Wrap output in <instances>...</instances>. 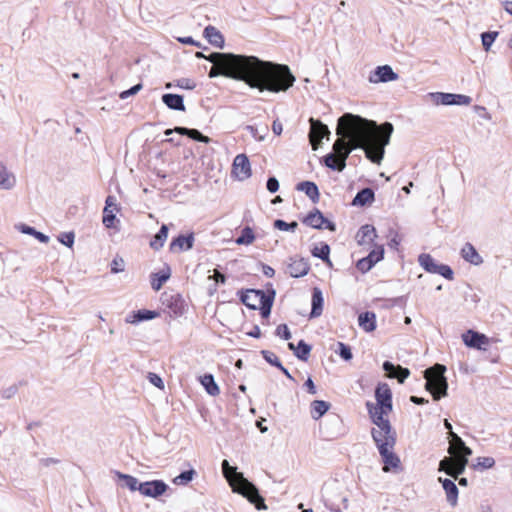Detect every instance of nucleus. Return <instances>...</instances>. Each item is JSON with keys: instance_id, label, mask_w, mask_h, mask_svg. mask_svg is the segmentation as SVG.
<instances>
[{"instance_id": "50", "label": "nucleus", "mask_w": 512, "mask_h": 512, "mask_svg": "<svg viewBox=\"0 0 512 512\" xmlns=\"http://www.w3.org/2000/svg\"><path fill=\"white\" fill-rule=\"evenodd\" d=\"M116 210L104 208L103 214H102V223L106 228H115L116 222H119V220L116 217Z\"/></svg>"}, {"instance_id": "15", "label": "nucleus", "mask_w": 512, "mask_h": 512, "mask_svg": "<svg viewBox=\"0 0 512 512\" xmlns=\"http://www.w3.org/2000/svg\"><path fill=\"white\" fill-rule=\"evenodd\" d=\"M310 269L311 266L307 258L295 255L289 257L285 272L292 278H301L306 276Z\"/></svg>"}, {"instance_id": "34", "label": "nucleus", "mask_w": 512, "mask_h": 512, "mask_svg": "<svg viewBox=\"0 0 512 512\" xmlns=\"http://www.w3.org/2000/svg\"><path fill=\"white\" fill-rule=\"evenodd\" d=\"M358 325L367 333L374 332L377 328V317L373 311H364L358 315Z\"/></svg>"}, {"instance_id": "38", "label": "nucleus", "mask_w": 512, "mask_h": 512, "mask_svg": "<svg viewBox=\"0 0 512 512\" xmlns=\"http://www.w3.org/2000/svg\"><path fill=\"white\" fill-rule=\"evenodd\" d=\"M377 303H380V308L389 310L394 307H399L401 309H404L408 302V295H402L394 298H375L374 300Z\"/></svg>"}, {"instance_id": "6", "label": "nucleus", "mask_w": 512, "mask_h": 512, "mask_svg": "<svg viewBox=\"0 0 512 512\" xmlns=\"http://www.w3.org/2000/svg\"><path fill=\"white\" fill-rule=\"evenodd\" d=\"M418 263L420 267L427 273L440 275L448 281L454 280L455 273L452 267L448 264L439 263L429 253L419 254Z\"/></svg>"}, {"instance_id": "39", "label": "nucleus", "mask_w": 512, "mask_h": 512, "mask_svg": "<svg viewBox=\"0 0 512 512\" xmlns=\"http://www.w3.org/2000/svg\"><path fill=\"white\" fill-rule=\"evenodd\" d=\"M199 382L203 386L206 393L210 396H217L220 394V388L215 381L214 375L205 373L199 377Z\"/></svg>"}, {"instance_id": "30", "label": "nucleus", "mask_w": 512, "mask_h": 512, "mask_svg": "<svg viewBox=\"0 0 512 512\" xmlns=\"http://www.w3.org/2000/svg\"><path fill=\"white\" fill-rule=\"evenodd\" d=\"M375 201V191L371 187L360 189L352 200V205L357 207H366Z\"/></svg>"}, {"instance_id": "63", "label": "nucleus", "mask_w": 512, "mask_h": 512, "mask_svg": "<svg viewBox=\"0 0 512 512\" xmlns=\"http://www.w3.org/2000/svg\"><path fill=\"white\" fill-rule=\"evenodd\" d=\"M147 379L156 388L161 389V390H163L165 388L164 381L159 374L154 373V372H149L147 374Z\"/></svg>"}, {"instance_id": "2", "label": "nucleus", "mask_w": 512, "mask_h": 512, "mask_svg": "<svg viewBox=\"0 0 512 512\" xmlns=\"http://www.w3.org/2000/svg\"><path fill=\"white\" fill-rule=\"evenodd\" d=\"M242 68L243 82L260 92H285L296 81L288 65L265 61L253 55L246 56Z\"/></svg>"}, {"instance_id": "27", "label": "nucleus", "mask_w": 512, "mask_h": 512, "mask_svg": "<svg viewBox=\"0 0 512 512\" xmlns=\"http://www.w3.org/2000/svg\"><path fill=\"white\" fill-rule=\"evenodd\" d=\"M295 189L303 192L312 203L316 204L320 200V191L317 184L310 180L300 181L296 184Z\"/></svg>"}, {"instance_id": "54", "label": "nucleus", "mask_w": 512, "mask_h": 512, "mask_svg": "<svg viewBox=\"0 0 512 512\" xmlns=\"http://www.w3.org/2000/svg\"><path fill=\"white\" fill-rule=\"evenodd\" d=\"M371 246H373V249L367 254V256L371 259H373V262L375 263V265L382 261L384 259V256H385V249H384V245L382 244H372Z\"/></svg>"}, {"instance_id": "5", "label": "nucleus", "mask_w": 512, "mask_h": 512, "mask_svg": "<svg viewBox=\"0 0 512 512\" xmlns=\"http://www.w3.org/2000/svg\"><path fill=\"white\" fill-rule=\"evenodd\" d=\"M236 295L239 301L249 310H257V305L254 302L258 300L260 304L268 296L275 299L276 290L271 282H267L265 284V290L257 288H242L237 291Z\"/></svg>"}, {"instance_id": "4", "label": "nucleus", "mask_w": 512, "mask_h": 512, "mask_svg": "<svg viewBox=\"0 0 512 512\" xmlns=\"http://www.w3.org/2000/svg\"><path fill=\"white\" fill-rule=\"evenodd\" d=\"M447 368L444 364L436 363L423 371L425 390L432 394L434 401H439L448 395V380L445 376Z\"/></svg>"}, {"instance_id": "28", "label": "nucleus", "mask_w": 512, "mask_h": 512, "mask_svg": "<svg viewBox=\"0 0 512 512\" xmlns=\"http://www.w3.org/2000/svg\"><path fill=\"white\" fill-rule=\"evenodd\" d=\"M166 307L174 317H180L186 312L187 304L183 296L177 293L167 299Z\"/></svg>"}, {"instance_id": "55", "label": "nucleus", "mask_w": 512, "mask_h": 512, "mask_svg": "<svg viewBox=\"0 0 512 512\" xmlns=\"http://www.w3.org/2000/svg\"><path fill=\"white\" fill-rule=\"evenodd\" d=\"M273 227L280 231L295 232L298 223L296 221L286 222L283 219H276L273 222Z\"/></svg>"}, {"instance_id": "40", "label": "nucleus", "mask_w": 512, "mask_h": 512, "mask_svg": "<svg viewBox=\"0 0 512 512\" xmlns=\"http://www.w3.org/2000/svg\"><path fill=\"white\" fill-rule=\"evenodd\" d=\"M331 408V403L325 400H314L310 404V415L314 420L322 418Z\"/></svg>"}, {"instance_id": "17", "label": "nucleus", "mask_w": 512, "mask_h": 512, "mask_svg": "<svg viewBox=\"0 0 512 512\" xmlns=\"http://www.w3.org/2000/svg\"><path fill=\"white\" fill-rule=\"evenodd\" d=\"M375 399L379 409L392 411L393 394L389 385L385 382H379L375 388Z\"/></svg>"}, {"instance_id": "11", "label": "nucleus", "mask_w": 512, "mask_h": 512, "mask_svg": "<svg viewBox=\"0 0 512 512\" xmlns=\"http://www.w3.org/2000/svg\"><path fill=\"white\" fill-rule=\"evenodd\" d=\"M461 338L466 347L479 351H486L487 346L493 340L487 335L473 329L466 330L462 333Z\"/></svg>"}, {"instance_id": "42", "label": "nucleus", "mask_w": 512, "mask_h": 512, "mask_svg": "<svg viewBox=\"0 0 512 512\" xmlns=\"http://www.w3.org/2000/svg\"><path fill=\"white\" fill-rule=\"evenodd\" d=\"M168 232H169L168 226L166 224H162L161 227L159 228L158 232L150 240V243H149L150 247L155 251L160 250L164 246V244L167 240Z\"/></svg>"}, {"instance_id": "57", "label": "nucleus", "mask_w": 512, "mask_h": 512, "mask_svg": "<svg viewBox=\"0 0 512 512\" xmlns=\"http://www.w3.org/2000/svg\"><path fill=\"white\" fill-rule=\"evenodd\" d=\"M388 237L390 238L387 245L390 249L398 250L402 241V237L394 228H389Z\"/></svg>"}, {"instance_id": "7", "label": "nucleus", "mask_w": 512, "mask_h": 512, "mask_svg": "<svg viewBox=\"0 0 512 512\" xmlns=\"http://www.w3.org/2000/svg\"><path fill=\"white\" fill-rule=\"evenodd\" d=\"M366 408L371 419V422L379 428V432L382 434V439H386L389 436H396V432L393 429L387 415L391 411L385 409H379L372 402H366Z\"/></svg>"}, {"instance_id": "53", "label": "nucleus", "mask_w": 512, "mask_h": 512, "mask_svg": "<svg viewBox=\"0 0 512 512\" xmlns=\"http://www.w3.org/2000/svg\"><path fill=\"white\" fill-rule=\"evenodd\" d=\"M495 466V459L490 456L477 457L476 463L473 465V469L483 471Z\"/></svg>"}, {"instance_id": "3", "label": "nucleus", "mask_w": 512, "mask_h": 512, "mask_svg": "<svg viewBox=\"0 0 512 512\" xmlns=\"http://www.w3.org/2000/svg\"><path fill=\"white\" fill-rule=\"evenodd\" d=\"M371 436L383 463L382 470L386 473L401 471L402 465L400 457L393 451L397 440L396 436H389L386 437V439H382L381 432L377 431L375 428L371 429Z\"/></svg>"}, {"instance_id": "56", "label": "nucleus", "mask_w": 512, "mask_h": 512, "mask_svg": "<svg viewBox=\"0 0 512 512\" xmlns=\"http://www.w3.org/2000/svg\"><path fill=\"white\" fill-rule=\"evenodd\" d=\"M454 439L457 447L460 450V455H457L456 457L469 459V457L473 453L472 449L469 446H467L466 443L462 440V438L459 437L457 434H454Z\"/></svg>"}, {"instance_id": "49", "label": "nucleus", "mask_w": 512, "mask_h": 512, "mask_svg": "<svg viewBox=\"0 0 512 512\" xmlns=\"http://www.w3.org/2000/svg\"><path fill=\"white\" fill-rule=\"evenodd\" d=\"M173 86H176L180 89L193 90L196 88L197 84L194 79L184 77L175 80L174 84L171 82L165 84V88L167 89L172 88Z\"/></svg>"}, {"instance_id": "36", "label": "nucleus", "mask_w": 512, "mask_h": 512, "mask_svg": "<svg viewBox=\"0 0 512 512\" xmlns=\"http://www.w3.org/2000/svg\"><path fill=\"white\" fill-rule=\"evenodd\" d=\"M461 257L468 263L479 266L483 263L482 256L470 242H466L461 249Z\"/></svg>"}, {"instance_id": "58", "label": "nucleus", "mask_w": 512, "mask_h": 512, "mask_svg": "<svg viewBox=\"0 0 512 512\" xmlns=\"http://www.w3.org/2000/svg\"><path fill=\"white\" fill-rule=\"evenodd\" d=\"M260 354H261L262 358L271 366H273L277 369L279 367H281L282 362L280 361V359L277 357V355L274 352H272L270 350H261Z\"/></svg>"}, {"instance_id": "25", "label": "nucleus", "mask_w": 512, "mask_h": 512, "mask_svg": "<svg viewBox=\"0 0 512 512\" xmlns=\"http://www.w3.org/2000/svg\"><path fill=\"white\" fill-rule=\"evenodd\" d=\"M171 277V267L164 263L163 268L150 274V284L154 291H159Z\"/></svg>"}, {"instance_id": "35", "label": "nucleus", "mask_w": 512, "mask_h": 512, "mask_svg": "<svg viewBox=\"0 0 512 512\" xmlns=\"http://www.w3.org/2000/svg\"><path fill=\"white\" fill-rule=\"evenodd\" d=\"M162 102L167 108L174 111H185L184 96L176 93H164L161 96Z\"/></svg>"}, {"instance_id": "23", "label": "nucleus", "mask_w": 512, "mask_h": 512, "mask_svg": "<svg viewBox=\"0 0 512 512\" xmlns=\"http://www.w3.org/2000/svg\"><path fill=\"white\" fill-rule=\"evenodd\" d=\"M324 309V296L321 288L315 286L311 290V310L309 319H315L322 315Z\"/></svg>"}, {"instance_id": "64", "label": "nucleus", "mask_w": 512, "mask_h": 512, "mask_svg": "<svg viewBox=\"0 0 512 512\" xmlns=\"http://www.w3.org/2000/svg\"><path fill=\"white\" fill-rule=\"evenodd\" d=\"M125 268V262L121 257H115L110 263V271L113 274L123 272Z\"/></svg>"}, {"instance_id": "1", "label": "nucleus", "mask_w": 512, "mask_h": 512, "mask_svg": "<svg viewBox=\"0 0 512 512\" xmlns=\"http://www.w3.org/2000/svg\"><path fill=\"white\" fill-rule=\"evenodd\" d=\"M393 131L391 122L385 121L378 125L376 121L360 115L344 113L337 120L336 134L340 139L333 144L339 160L335 161L334 153L330 152L320 159V163L332 171L341 172L346 167L350 153L361 149L369 161L380 164Z\"/></svg>"}, {"instance_id": "18", "label": "nucleus", "mask_w": 512, "mask_h": 512, "mask_svg": "<svg viewBox=\"0 0 512 512\" xmlns=\"http://www.w3.org/2000/svg\"><path fill=\"white\" fill-rule=\"evenodd\" d=\"M243 70L242 65H233L230 67H221L220 65H213L208 72L209 78H216L218 76H224L238 81H243Z\"/></svg>"}, {"instance_id": "59", "label": "nucleus", "mask_w": 512, "mask_h": 512, "mask_svg": "<svg viewBox=\"0 0 512 512\" xmlns=\"http://www.w3.org/2000/svg\"><path fill=\"white\" fill-rule=\"evenodd\" d=\"M374 266H375V263L373 262V259L369 258L367 255L365 257H362L361 259L357 260V262H356V268L362 274L369 272Z\"/></svg>"}, {"instance_id": "61", "label": "nucleus", "mask_w": 512, "mask_h": 512, "mask_svg": "<svg viewBox=\"0 0 512 512\" xmlns=\"http://www.w3.org/2000/svg\"><path fill=\"white\" fill-rule=\"evenodd\" d=\"M275 336L283 339V340H289L292 337L291 331L287 324L282 323L279 324L274 332Z\"/></svg>"}, {"instance_id": "24", "label": "nucleus", "mask_w": 512, "mask_h": 512, "mask_svg": "<svg viewBox=\"0 0 512 512\" xmlns=\"http://www.w3.org/2000/svg\"><path fill=\"white\" fill-rule=\"evenodd\" d=\"M310 124L309 138L311 143L320 142L325 138L329 139L330 130L326 124L313 118H311Z\"/></svg>"}, {"instance_id": "13", "label": "nucleus", "mask_w": 512, "mask_h": 512, "mask_svg": "<svg viewBox=\"0 0 512 512\" xmlns=\"http://www.w3.org/2000/svg\"><path fill=\"white\" fill-rule=\"evenodd\" d=\"M247 55L224 53V52H211L206 56V60L213 65H220L221 67H230L233 65H242Z\"/></svg>"}, {"instance_id": "47", "label": "nucleus", "mask_w": 512, "mask_h": 512, "mask_svg": "<svg viewBox=\"0 0 512 512\" xmlns=\"http://www.w3.org/2000/svg\"><path fill=\"white\" fill-rule=\"evenodd\" d=\"M334 352L345 362H349L353 359L352 348L349 344L338 341Z\"/></svg>"}, {"instance_id": "16", "label": "nucleus", "mask_w": 512, "mask_h": 512, "mask_svg": "<svg viewBox=\"0 0 512 512\" xmlns=\"http://www.w3.org/2000/svg\"><path fill=\"white\" fill-rule=\"evenodd\" d=\"M195 242L194 232L179 233L174 236L169 244L171 253H181L193 248Z\"/></svg>"}, {"instance_id": "19", "label": "nucleus", "mask_w": 512, "mask_h": 512, "mask_svg": "<svg viewBox=\"0 0 512 512\" xmlns=\"http://www.w3.org/2000/svg\"><path fill=\"white\" fill-rule=\"evenodd\" d=\"M232 173L240 181L246 180L252 175L251 164L246 154H238L233 161Z\"/></svg>"}, {"instance_id": "48", "label": "nucleus", "mask_w": 512, "mask_h": 512, "mask_svg": "<svg viewBox=\"0 0 512 512\" xmlns=\"http://www.w3.org/2000/svg\"><path fill=\"white\" fill-rule=\"evenodd\" d=\"M310 252L313 257L326 261L330 256L331 248L328 243L321 242L320 246H314Z\"/></svg>"}, {"instance_id": "26", "label": "nucleus", "mask_w": 512, "mask_h": 512, "mask_svg": "<svg viewBox=\"0 0 512 512\" xmlns=\"http://www.w3.org/2000/svg\"><path fill=\"white\" fill-rule=\"evenodd\" d=\"M438 481L441 483L442 488L446 494L447 502L452 507L456 506L458 503L459 489L454 480L450 478L439 477Z\"/></svg>"}, {"instance_id": "20", "label": "nucleus", "mask_w": 512, "mask_h": 512, "mask_svg": "<svg viewBox=\"0 0 512 512\" xmlns=\"http://www.w3.org/2000/svg\"><path fill=\"white\" fill-rule=\"evenodd\" d=\"M177 133L180 136H186L191 140H194L196 142H201L208 144L211 142V138L204 135L201 131L195 128H188L183 126H176L174 129H167L165 131V135H170L171 133Z\"/></svg>"}, {"instance_id": "37", "label": "nucleus", "mask_w": 512, "mask_h": 512, "mask_svg": "<svg viewBox=\"0 0 512 512\" xmlns=\"http://www.w3.org/2000/svg\"><path fill=\"white\" fill-rule=\"evenodd\" d=\"M203 36L216 48L222 49L225 46L223 34L212 25H208L204 28Z\"/></svg>"}, {"instance_id": "60", "label": "nucleus", "mask_w": 512, "mask_h": 512, "mask_svg": "<svg viewBox=\"0 0 512 512\" xmlns=\"http://www.w3.org/2000/svg\"><path fill=\"white\" fill-rule=\"evenodd\" d=\"M57 239L62 245L72 248L75 242V233L73 231L62 232Z\"/></svg>"}, {"instance_id": "46", "label": "nucleus", "mask_w": 512, "mask_h": 512, "mask_svg": "<svg viewBox=\"0 0 512 512\" xmlns=\"http://www.w3.org/2000/svg\"><path fill=\"white\" fill-rule=\"evenodd\" d=\"M452 460L453 462L451 477L453 479H457L460 475H462L465 472L469 460L466 458H459L456 456L453 457Z\"/></svg>"}, {"instance_id": "14", "label": "nucleus", "mask_w": 512, "mask_h": 512, "mask_svg": "<svg viewBox=\"0 0 512 512\" xmlns=\"http://www.w3.org/2000/svg\"><path fill=\"white\" fill-rule=\"evenodd\" d=\"M399 79V74L396 73L393 68L388 65H379L372 71H370L368 80L370 83H388Z\"/></svg>"}, {"instance_id": "62", "label": "nucleus", "mask_w": 512, "mask_h": 512, "mask_svg": "<svg viewBox=\"0 0 512 512\" xmlns=\"http://www.w3.org/2000/svg\"><path fill=\"white\" fill-rule=\"evenodd\" d=\"M452 458L451 457H444L443 459H441L439 461V465H438V471L439 472H443L445 474H447L448 476L451 477V473H452Z\"/></svg>"}, {"instance_id": "29", "label": "nucleus", "mask_w": 512, "mask_h": 512, "mask_svg": "<svg viewBox=\"0 0 512 512\" xmlns=\"http://www.w3.org/2000/svg\"><path fill=\"white\" fill-rule=\"evenodd\" d=\"M377 236V231L374 225L364 224L357 231L356 239L359 245H363L365 243L372 245L375 244V239Z\"/></svg>"}, {"instance_id": "52", "label": "nucleus", "mask_w": 512, "mask_h": 512, "mask_svg": "<svg viewBox=\"0 0 512 512\" xmlns=\"http://www.w3.org/2000/svg\"><path fill=\"white\" fill-rule=\"evenodd\" d=\"M498 35V31H485L481 33L480 37L484 51L488 52L491 49Z\"/></svg>"}, {"instance_id": "44", "label": "nucleus", "mask_w": 512, "mask_h": 512, "mask_svg": "<svg viewBox=\"0 0 512 512\" xmlns=\"http://www.w3.org/2000/svg\"><path fill=\"white\" fill-rule=\"evenodd\" d=\"M197 475L194 468L190 467L187 470H183L173 479V483L178 486H186L193 481Z\"/></svg>"}, {"instance_id": "51", "label": "nucleus", "mask_w": 512, "mask_h": 512, "mask_svg": "<svg viewBox=\"0 0 512 512\" xmlns=\"http://www.w3.org/2000/svg\"><path fill=\"white\" fill-rule=\"evenodd\" d=\"M274 301H275V299L268 296L267 298H265L263 300L262 303L259 304V306L257 305V310H259V313H260V316L262 319H265V320L269 319Z\"/></svg>"}, {"instance_id": "8", "label": "nucleus", "mask_w": 512, "mask_h": 512, "mask_svg": "<svg viewBox=\"0 0 512 512\" xmlns=\"http://www.w3.org/2000/svg\"><path fill=\"white\" fill-rule=\"evenodd\" d=\"M301 222L316 230H328L335 232L337 229L336 223L328 219L321 210L314 207L302 219Z\"/></svg>"}, {"instance_id": "33", "label": "nucleus", "mask_w": 512, "mask_h": 512, "mask_svg": "<svg viewBox=\"0 0 512 512\" xmlns=\"http://www.w3.org/2000/svg\"><path fill=\"white\" fill-rule=\"evenodd\" d=\"M288 348L293 351L294 356L298 360L306 362L310 357L312 345L307 343L304 339H300L296 345H294L292 342H289Z\"/></svg>"}, {"instance_id": "45", "label": "nucleus", "mask_w": 512, "mask_h": 512, "mask_svg": "<svg viewBox=\"0 0 512 512\" xmlns=\"http://www.w3.org/2000/svg\"><path fill=\"white\" fill-rule=\"evenodd\" d=\"M256 239L253 228L245 226L242 228L240 235L236 238L235 243L238 245H250Z\"/></svg>"}, {"instance_id": "32", "label": "nucleus", "mask_w": 512, "mask_h": 512, "mask_svg": "<svg viewBox=\"0 0 512 512\" xmlns=\"http://www.w3.org/2000/svg\"><path fill=\"white\" fill-rule=\"evenodd\" d=\"M116 480L120 483V486L123 488H127L131 492H140V484L141 482L133 475L126 474L123 472H120L118 470L113 471Z\"/></svg>"}, {"instance_id": "21", "label": "nucleus", "mask_w": 512, "mask_h": 512, "mask_svg": "<svg viewBox=\"0 0 512 512\" xmlns=\"http://www.w3.org/2000/svg\"><path fill=\"white\" fill-rule=\"evenodd\" d=\"M382 369L388 374V377L397 379L400 384H403L410 376V370L407 367L394 364L389 360L383 362Z\"/></svg>"}, {"instance_id": "22", "label": "nucleus", "mask_w": 512, "mask_h": 512, "mask_svg": "<svg viewBox=\"0 0 512 512\" xmlns=\"http://www.w3.org/2000/svg\"><path fill=\"white\" fill-rule=\"evenodd\" d=\"M160 316L157 310L138 309L131 311L125 318V322L137 325L145 321H151Z\"/></svg>"}, {"instance_id": "43", "label": "nucleus", "mask_w": 512, "mask_h": 512, "mask_svg": "<svg viewBox=\"0 0 512 512\" xmlns=\"http://www.w3.org/2000/svg\"><path fill=\"white\" fill-rule=\"evenodd\" d=\"M18 229L20 232H22L23 234H26V235H30L32 237H34L36 240H38L40 243H48L49 240H50V237L46 234H44L43 232L41 231H38L35 227L33 226H30V225H27V224H20L18 226Z\"/></svg>"}, {"instance_id": "31", "label": "nucleus", "mask_w": 512, "mask_h": 512, "mask_svg": "<svg viewBox=\"0 0 512 512\" xmlns=\"http://www.w3.org/2000/svg\"><path fill=\"white\" fill-rule=\"evenodd\" d=\"M323 502L324 506L331 512H343L348 508V497L343 494L326 497Z\"/></svg>"}, {"instance_id": "12", "label": "nucleus", "mask_w": 512, "mask_h": 512, "mask_svg": "<svg viewBox=\"0 0 512 512\" xmlns=\"http://www.w3.org/2000/svg\"><path fill=\"white\" fill-rule=\"evenodd\" d=\"M140 494L144 497L158 499L163 496L168 490L169 485L162 479H153L141 482Z\"/></svg>"}, {"instance_id": "9", "label": "nucleus", "mask_w": 512, "mask_h": 512, "mask_svg": "<svg viewBox=\"0 0 512 512\" xmlns=\"http://www.w3.org/2000/svg\"><path fill=\"white\" fill-rule=\"evenodd\" d=\"M233 491L245 497L257 510L267 509L265 499L260 495L258 488L247 480H242L233 486Z\"/></svg>"}, {"instance_id": "10", "label": "nucleus", "mask_w": 512, "mask_h": 512, "mask_svg": "<svg viewBox=\"0 0 512 512\" xmlns=\"http://www.w3.org/2000/svg\"><path fill=\"white\" fill-rule=\"evenodd\" d=\"M428 97L434 104L443 106H467L472 102V98L468 95L449 92H430Z\"/></svg>"}, {"instance_id": "41", "label": "nucleus", "mask_w": 512, "mask_h": 512, "mask_svg": "<svg viewBox=\"0 0 512 512\" xmlns=\"http://www.w3.org/2000/svg\"><path fill=\"white\" fill-rule=\"evenodd\" d=\"M16 184V178L9 172L5 163L0 161V189L10 190Z\"/></svg>"}]
</instances>
